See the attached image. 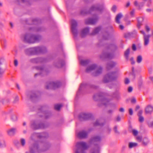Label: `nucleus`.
Masks as SVG:
<instances>
[{
    "mask_svg": "<svg viewBox=\"0 0 153 153\" xmlns=\"http://www.w3.org/2000/svg\"><path fill=\"white\" fill-rule=\"evenodd\" d=\"M117 74L116 72H112L106 74L104 77L103 82L107 83L116 79L117 77Z\"/></svg>",
    "mask_w": 153,
    "mask_h": 153,
    "instance_id": "f257e3e1",
    "label": "nucleus"
},
{
    "mask_svg": "<svg viewBox=\"0 0 153 153\" xmlns=\"http://www.w3.org/2000/svg\"><path fill=\"white\" fill-rule=\"evenodd\" d=\"M76 146L77 149L75 153H85L84 150L88 148V146L85 143L79 142L77 143Z\"/></svg>",
    "mask_w": 153,
    "mask_h": 153,
    "instance_id": "f03ea898",
    "label": "nucleus"
},
{
    "mask_svg": "<svg viewBox=\"0 0 153 153\" xmlns=\"http://www.w3.org/2000/svg\"><path fill=\"white\" fill-rule=\"evenodd\" d=\"M40 39V37L34 35L30 36L27 35L25 37V40L29 43H33L38 42Z\"/></svg>",
    "mask_w": 153,
    "mask_h": 153,
    "instance_id": "7ed1b4c3",
    "label": "nucleus"
},
{
    "mask_svg": "<svg viewBox=\"0 0 153 153\" xmlns=\"http://www.w3.org/2000/svg\"><path fill=\"white\" fill-rule=\"evenodd\" d=\"M77 26V23L76 21L74 20H72L71 21V31L73 34L75 36L77 34V30L76 29V27Z\"/></svg>",
    "mask_w": 153,
    "mask_h": 153,
    "instance_id": "20e7f679",
    "label": "nucleus"
},
{
    "mask_svg": "<svg viewBox=\"0 0 153 153\" xmlns=\"http://www.w3.org/2000/svg\"><path fill=\"white\" fill-rule=\"evenodd\" d=\"M60 85V83L59 82H52L49 83L46 86V88L47 89L52 88L54 89L58 88Z\"/></svg>",
    "mask_w": 153,
    "mask_h": 153,
    "instance_id": "39448f33",
    "label": "nucleus"
},
{
    "mask_svg": "<svg viewBox=\"0 0 153 153\" xmlns=\"http://www.w3.org/2000/svg\"><path fill=\"white\" fill-rule=\"evenodd\" d=\"M39 50V48H33L27 49L25 50L27 54H35L37 53V51Z\"/></svg>",
    "mask_w": 153,
    "mask_h": 153,
    "instance_id": "423d86ee",
    "label": "nucleus"
},
{
    "mask_svg": "<svg viewBox=\"0 0 153 153\" xmlns=\"http://www.w3.org/2000/svg\"><path fill=\"white\" fill-rule=\"evenodd\" d=\"M140 32L141 33L144 35V45L145 46H147L149 42V38L150 37V35H146L143 30H141Z\"/></svg>",
    "mask_w": 153,
    "mask_h": 153,
    "instance_id": "0eeeda50",
    "label": "nucleus"
},
{
    "mask_svg": "<svg viewBox=\"0 0 153 153\" xmlns=\"http://www.w3.org/2000/svg\"><path fill=\"white\" fill-rule=\"evenodd\" d=\"M16 131V129L13 128L8 129L7 131V133L9 136H12L15 134Z\"/></svg>",
    "mask_w": 153,
    "mask_h": 153,
    "instance_id": "6e6552de",
    "label": "nucleus"
},
{
    "mask_svg": "<svg viewBox=\"0 0 153 153\" xmlns=\"http://www.w3.org/2000/svg\"><path fill=\"white\" fill-rule=\"evenodd\" d=\"M153 111V107L150 105H148L145 109V112L146 114H150Z\"/></svg>",
    "mask_w": 153,
    "mask_h": 153,
    "instance_id": "1a4fd4ad",
    "label": "nucleus"
},
{
    "mask_svg": "<svg viewBox=\"0 0 153 153\" xmlns=\"http://www.w3.org/2000/svg\"><path fill=\"white\" fill-rule=\"evenodd\" d=\"M100 148L98 146L95 145L91 150V153H99Z\"/></svg>",
    "mask_w": 153,
    "mask_h": 153,
    "instance_id": "9d476101",
    "label": "nucleus"
},
{
    "mask_svg": "<svg viewBox=\"0 0 153 153\" xmlns=\"http://www.w3.org/2000/svg\"><path fill=\"white\" fill-rule=\"evenodd\" d=\"M100 140V138L99 137H94L91 139L90 141V143L95 144L96 143L99 142Z\"/></svg>",
    "mask_w": 153,
    "mask_h": 153,
    "instance_id": "9b49d317",
    "label": "nucleus"
},
{
    "mask_svg": "<svg viewBox=\"0 0 153 153\" xmlns=\"http://www.w3.org/2000/svg\"><path fill=\"white\" fill-rule=\"evenodd\" d=\"M87 136V133L85 131H82L79 132L77 135L78 137L80 138H84Z\"/></svg>",
    "mask_w": 153,
    "mask_h": 153,
    "instance_id": "f8f14e48",
    "label": "nucleus"
},
{
    "mask_svg": "<svg viewBox=\"0 0 153 153\" xmlns=\"http://www.w3.org/2000/svg\"><path fill=\"white\" fill-rule=\"evenodd\" d=\"M4 59H0V77H1L4 73L3 69V63Z\"/></svg>",
    "mask_w": 153,
    "mask_h": 153,
    "instance_id": "ddd939ff",
    "label": "nucleus"
},
{
    "mask_svg": "<svg viewBox=\"0 0 153 153\" xmlns=\"http://www.w3.org/2000/svg\"><path fill=\"white\" fill-rule=\"evenodd\" d=\"M97 68V66L96 65H92L89 67H88L86 70V71L87 72H89Z\"/></svg>",
    "mask_w": 153,
    "mask_h": 153,
    "instance_id": "4468645a",
    "label": "nucleus"
},
{
    "mask_svg": "<svg viewBox=\"0 0 153 153\" xmlns=\"http://www.w3.org/2000/svg\"><path fill=\"white\" fill-rule=\"evenodd\" d=\"M123 16L121 13L118 14L116 17V22L117 23L119 24L120 23V19L123 17Z\"/></svg>",
    "mask_w": 153,
    "mask_h": 153,
    "instance_id": "2eb2a0df",
    "label": "nucleus"
},
{
    "mask_svg": "<svg viewBox=\"0 0 153 153\" xmlns=\"http://www.w3.org/2000/svg\"><path fill=\"white\" fill-rule=\"evenodd\" d=\"M102 72V68L100 67H99L97 68V70L95 73L94 74V76H97L99 75Z\"/></svg>",
    "mask_w": 153,
    "mask_h": 153,
    "instance_id": "dca6fc26",
    "label": "nucleus"
},
{
    "mask_svg": "<svg viewBox=\"0 0 153 153\" xmlns=\"http://www.w3.org/2000/svg\"><path fill=\"white\" fill-rule=\"evenodd\" d=\"M138 24L137 26L138 28H140V26L142 25V23L143 21V18L140 17L137 19Z\"/></svg>",
    "mask_w": 153,
    "mask_h": 153,
    "instance_id": "f3484780",
    "label": "nucleus"
},
{
    "mask_svg": "<svg viewBox=\"0 0 153 153\" xmlns=\"http://www.w3.org/2000/svg\"><path fill=\"white\" fill-rule=\"evenodd\" d=\"M89 31V29L88 28H86L84 29L82 32L81 33V36L82 37H84L85 34L88 33Z\"/></svg>",
    "mask_w": 153,
    "mask_h": 153,
    "instance_id": "a211bd4d",
    "label": "nucleus"
},
{
    "mask_svg": "<svg viewBox=\"0 0 153 153\" xmlns=\"http://www.w3.org/2000/svg\"><path fill=\"white\" fill-rule=\"evenodd\" d=\"M137 146V144L136 143L130 142L128 144V146L130 149L136 147Z\"/></svg>",
    "mask_w": 153,
    "mask_h": 153,
    "instance_id": "6ab92c4d",
    "label": "nucleus"
},
{
    "mask_svg": "<svg viewBox=\"0 0 153 153\" xmlns=\"http://www.w3.org/2000/svg\"><path fill=\"white\" fill-rule=\"evenodd\" d=\"M149 143V140L147 138H145L142 141V144L144 146H146Z\"/></svg>",
    "mask_w": 153,
    "mask_h": 153,
    "instance_id": "aec40b11",
    "label": "nucleus"
},
{
    "mask_svg": "<svg viewBox=\"0 0 153 153\" xmlns=\"http://www.w3.org/2000/svg\"><path fill=\"white\" fill-rule=\"evenodd\" d=\"M130 53V49L128 48L125 52V55L126 59L128 60V55Z\"/></svg>",
    "mask_w": 153,
    "mask_h": 153,
    "instance_id": "412c9836",
    "label": "nucleus"
},
{
    "mask_svg": "<svg viewBox=\"0 0 153 153\" xmlns=\"http://www.w3.org/2000/svg\"><path fill=\"white\" fill-rule=\"evenodd\" d=\"M103 57L105 58H110L111 57V55L109 53H106L103 54L102 55L100 56V57L101 58H102Z\"/></svg>",
    "mask_w": 153,
    "mask_h": 153,
    "instance_id": "4be33fe9",
    "label": "nucleus"
},
{
    "mask_svg": "<svg viewBox=\"0 0 153 153\" xmlns=\"http://www.w3.org/2000/svg\"><path fill=\"white\" fill-rule=\"evenodd\" d=\"M62 104H57L55 105L54 108L55 109L57 110H59L60 108L62 106Z\"/></svg>",
    "mask_w": 153,
    "mask_h": 153,
    "instance_id": "5701e85b",
    "label": "nucleus"
},
{
    "mask_svg": "<svg viewBox=\"0 0 153 153\" xmlns=\"http://www.w3.org/2000/svg\"><path fill=\"white\" fill-rule=\"evenodd\" d=\"M142 60V56L141 55L137 56V62L138 63H140Z\"/></svg>",
    "mask_w": 153,
    "mask_h": 153,
    "instance_id": "b1692460",
    "label": "nucleus"
},
{
    "mask_svg": "<svg viewBox=\"0 0 153 153\" xmlns=\"http://www.w3.org/2000/svg\"><path fill=\"white\" fill-rule=\"evenodd\" d=\"M116 64L114 62H111V63L108 65L107 68L108 69L113 67Z\"/></svg>",
    "mask_w": 153,
    "mask_h": 153,
    "instance_id": "393cba45",
    "label": "nucleus"
},
{
    "mask_svg": "<svg viewBox=\"0 0 153 153\" xmlns=\"http://www.w3.org/2000/svg\"><path fill=\"white\" fill-rule=\"evenodd\" d=\"M5 146V143L4 140L0 141V147L1 148L4 147Z\"/></svg>",
    "mask_w": 153,
    "mask_h": 153,
    "instance_id": "a878e982",
    "label": "nucleus"
},
{
    "mask_svg": "<svg viewBox=\"0 0 153 153\" xmlns=\"http://www.w3.org/2000/svg\"><path fill=\"white\" fill-rule=\"evenodd\" d=\"M100 27H97L93 31V33H92L93 35H95L100 30Z\"/></svg>",
    "mask_w": 153,
    "mask_h": 153,
    "instance_id": "bb28decb",
    "label": "nucleus"
},
{
    "mask_svg": "<svg viewBox=\"0 0 153 153\" xmlns=\"http://www.w3.org/2000/svg\"><path fill=\"white\" fill-rule=\"evenodd\" d=\"M142 4V3H138L137 1H135L134 2V5L136 6L139 7V8H140L141 6L140 4Z\"/></svg>",
    "mask_w": 153,
    "mask_h": 153,
    "instance_id": "cd10ccee",
    "label": "nucleus"
},
{
    "mask_svg": "<svg viewBox=\"0 0 153 153\" xmlns=\"http://www.w3.org/2000/svg\"><path fill=\"white\" fill-rule=\"evenodd\" d=\"M80 63L82 65H84L87 64L88 62L86 60H81L80 61Z\"/></svg>",
    "mask_w": 153,
    "mask_h": 153,
    "instance_id": "c85d7f7f",
    "label": "nucleus"
},
{
    "mask_svg": "<svg viewBox=\"0 0 153 153\" xmlns=\"http://www.w3.org/2000/svg\"><path fill=\"white\" fill-rule=\"evenodd\" d=\"M132 133L134 136H137L138 134V132L137 130L133 129L132 130Z\"/></svg>",
    "mask_w": 153,
    "mask_h": 153,
    "instance_id": "c756f323",
    "label": "nucleus"
},
{
    "mask_svg": "<svg viewBox=\"0 0 153 153\" xmlns=\"http://www.w3.org/2000/svg\"><path fill=\"white\" fill-rule=\"evenodd\" d=\"M137 140L139 142H141L142 140V137L140 136H138L136 137Z\"/></svg>",
    "mask_w": 153,
    "mask_h": 153,
    "instance_id": "7c9ffc66",
    "label": "nucleus"
},
{
    "mask_svg": "<svg viewBox=\"0 0 153 153\" xmlns=\"http://www.w3.org/2000/svg\"><path fill=\"white\" fill-rule=\"evenodd\" d=\"M94 125L95 126H97L98 125H102V124L99 123V120H97L94 123Z\"/></svg>",
    "mask_w": 153,
    "mask_h": 153,
    "instance_id": "2f4dec72",
    "label": "nucleus"
},
{
    "mask_svg": "<svg viewBox=\"0 0 153 153\" xmlns=\"http://www.w3.org/2000/svg\"><path fill=\"white\" fill-rule=\"evenodd\" d=\"M11 119L13 121H15L17 120V118L16 116L13 115L11 117Z\"/></svg>",
    "mask_w": 153,
    "mask_h": 153,
    "instance_id": "473e14b6",
    "label": "nucleus"
},
{
    "mask_svg": "<svg viewBox=\"0 0 153 153\" xmlns=\"http://www.w3.org/2000/svg\"><path fill=\"white\" fill-rule=\"evenodd\" d=\"M139 120L140 122H143L144 120L143 117L142 116L139 117Z\"/></svg>",
    "mask_w": 153,
    "mask_h": 153,
    "instance_id": "72a5a7b5",
    "label": "nucleus"
},
{
    "mask_svg": "<svg viewBox=\"0 0 153 153\" xmlns=\"http://www.w3.org/2000/svg\"><path fill=\"white\" fill-rule=\"evenodd\" d=\"M97 20L96 19H91L90 21V23L91 24H94L96 22Z\"/></svg>",
    "mask_w": 153,
    "mask_h": 153,
    "instance_id": "f704fd0d",
    "label": "nucleus"
},
{
    "mask_svg": "<svg viewBox=\"0 0 153 153\" xmlns=\"http://www.w3.org/2000/svg\"><path fill=\"white\" fill-rule=\"evenodd\" d=\"M21 143L22 145L23 146H24L25 144V140L23 138H22L21 139Z\"/></svg>",
    "mask_w": 153,
    "mask_h": 153,
    "instance_id": "c9c22d12",
    "label": "nucleus"
},
{
    "mask_svg": "<svg viewBox=\"0 0 153 153\" xmlns=\"http://www.w3.org/2000/svg\"><path fill=\"white\" fill-rule=\"evenodd\" d=\"M142 113H143V111L142 110H141L139 111L138 114H137L138 116L139 117L142 116Z\"/></svg>",
    "mask_w": 153,
    "mask_h": 153,
    "instance_id": "e433bc0d",
    "label": "nucleus"
},
{
    "mask_svg": "<svg viewBox=\"0 0 153 153\" xmlns=\"http://www.w3.org/2000/svg\"><path fill=\"white\" fill-rule=\"evenodd\" d=\"M129 112L130 115H131L133 114V111L132 108H130L129 109Z\"/></svg>",
    "mask_w": 153,
    "mask_h": 153,
    "instance_id": "4c0bfd02",
    "label": "nucleus"
},
{
    "mask_svg": "<svg viewBox=\"0 0 153 153\" xmlns=\"http://www.w3.org/2000/svg\"><path fill=\"white\" fill-rule=\"evenodd\" d=\"M129 82V79L127 78H126L125 79V84H128Z\"/></svg>",
    "mask_w": 153,
    "mask_h": 153,
    "instance_id": "58836bf2",
    "label": "nucleus"
},
{
    "mask_svg": "<svg viewBox=\"0 0 153 153\" xmlns=\"http://www.w3.org/2000/svg\"><path fill=\"white\" fill-rule=\"evenodd\" d=\"M14 64L15 66L16 67L18 65V61L17 59H15L14 61Z\"/></svg>",
    "mask_w": 153,
    "mask_h": 153,
    "instance_id": "ea45409f",
    "label": "nucleus"
},
{
    "mask_svg": "<svg viewBox=\"0 0 153 153\" xmlns=\"http://www.w3.org/2000/svg\"><path fill=\"white\" fill-rule=\"evenodd\" d=\"M133 88L132 87L129 86L128 88V91L129 92H131L132 91Z\"/></svg>",
    "mask_w": 153,
    "mask_h": 153,
    "instance_id": "a19ab883",
    "label": "nucleus"
},
{
    "mask_svg": "<svg viewBox=\"0 0 153 153\" xmlns=\"http://www.w3.org/2000/svg\"><path fill=\"white\" fill-rule=\"evenodd\" d=\"M132 49L133 50L135 51L136 50V45L135 44H133L132 46Z\"/></svg>",
    "mask_w": 153,
    "mask_h": 153,
    "instance_id": "79ce46f5",
    "label": "nucleus"
},
{
    "mask_svg": "<svg viewBox=\"0 0 153 153\" xmlns=\"http://www.w3.org/2000/svg\"><path fill=\"white\" fill-rule=\"evenodd\" d=\"M114 131H115V133H117V134L119 133V132L117 130V127L115 126L114 127Z\"/></svg>",
    "mask_w": 153,
    "mask_h": 153,
    "instance_id": "37998d69",
    "label": "nucleus"
},
{
    "mask_svg": "<svg viewBox=\"0 0 153 153\" xmlns=\"http://www.w3.org/2000/svg\"><path fill=\"white\" fill-rule=\"evenodd\" d=\"M131 33H128L125 35V37L126 38L129 37V36H131Z\"/></svg>",
    "mask_w": 153,
    "mask_h": 153,
    "instance_id": "c03bdc74",
    "label": "nucleus"
},
{
    "mask_svg": "<svg viewBox=\"0 0 153 153\" xmlns=\"http://www.w3.org/2000/svg\"><path fill=\"white\" fill-rule=\"evenodd\" d=\"M97 9L98 8L94 6H92L91 8V10H92Z\"/></svg>",
    "mask_w": 153,
    "mask_h": 153,
    "instance_id": "a18cd8bd",
    "label": "nucleus"
},
{
    "mask_svg": "<svg viewBox=\"0 0 153 153\" xmlns=\"http://www.w3.org/2000/svg\"><path fill=\"white\" fill-rule=\"evenodd\" d=\"M130 60L131 61V64H134L135 63V62L134 60V59L133 57L131 58Z\"/></svg>",
    "mask_w": 153,
    "mask_h": 153,
    "instance_id": "49530a36",
    "label": "nucleus"
},
{
    "mask_svg": "<svg viewBox=\"0 0 153 153\" xmlns=\"http://www.w3.org/2000/svg\"><path fill=\"white\" fill-rule=\"evenodd\" d=\"M116 6H114L112 7V10L114 12H115L116 10Z\"/></svg>",
    "mask_w": 153,
    "mask_h": 153,
    "instance_id": "de8ad7c7",
    "label": "nucleus"
},
{
    "mask_svg": "<svg viewBox=\"0 0 153 153\" xmlns=\"http://www.w3.org/2000/svg\"><path fill=\"white\" fill-rule=\"evenodd\" d=\"M18 100H19V98L18 97H16L15 98V99L13 101V102L15 103H16L18 101Z\"/></svg>",
    "mask_w": 153,
    "mask_h": 153,
    "instance_id": "09e8293b",
    "label": "nucleus"
},
{
    "mask_svg": "<svg viewBox=\"0 0 153 153\" xmlns=\"http://www.w3.org/2000/svg\"><path fill=\"white\" fill-rule=\"evenodd\" d=\"M146 29L147 31V32H148L149 31L150 29L149 26H146Z\"/></svg>",
    "mask_w": 153,
    "mask_h": 153,
    "instance_id": "8fccbe9b",
    "label": "nucleus"
},
{
    "mask_svg": "<svg viewBox=\"0 0 153 153\" xmlns=\"http://www.w3.org/2000/svg\"><path fill=\"white\" fill-rule=\"evenodd\" d=\"M134 10H133L130 12V14L131 16H133L134 15Z\"/></svg>",
    "mask_w": 153,
    "mask_h": 153,
    "instance_id": "3c124183",
    "label": "nucleus"
},
{
    "mask_svg": "<svg viewBox=\"0 0 153 153\" xmlns=\"http://www.w3.org/2000/svg\"><path fill=\"white\" fill-rule=\"evenodd\" d=\"M149 126L150 127H152L153 126V122H152L149 124Z\"/></svg>",
    "mask_w": 153,
    "mask_h": 153,
    "instance_id": "603ef678",
    "label": "nucleus"
},
{
    "mask_svg": "<svg viewBox=\"0 0 153 153\" xmlns=\"http://www.w3.org/2000/svg\"><path fill=\"white\" fill-rule=\"evenodd\" d=\"M119 111L121 112H124V109L123 108H121L119 109Z\"/></svg>",
    "mask_w": 153,
    "mask_h": 153,
    "instance_id": "864d4df0",
    "label": "nucleus"
},
{
    "mask_svg": "<svg viewBox=\"0 0 153 153\" xmlns=\"http://www.w3.org/2000/svg\"><path fill=\"white\" fill-rule=\"evenodd\" d=\"M140 108V107L139 105H137L136 106V108H135V111H137L138 109H139Z\"/></svg>",
    "mask_w": 153,
    "mask_h": 153,
    "instance_id": "5fc2aeb1",
    "label": "nucleus"
},
{
    "mask_svg": "<svg viewBox=\"0 0 153 153\" xmlns=\"http://www.w3.org/2000/svg\"><path fill=\"white\" fill-rule=\"evenodd\" d=\"M131 102L133 103H135L136 102V100L134 98L132 100Z\"/></svg>",
    "mask_w": 153,
    "mask_h": 153,
    "instance_id": "6e6d98bb",
    "label": "nucleus"
},
{
    "mask_svg": "<svg viewBox=\"0 0 153 153\" xmlns=\"http://www.w3.org/2000/svg\"><path fill=\"white\" fill-rule=\"evenodd\" d=\"M116 120L117 121H119L120 120V118L119 116H118L116 119Z\"/></svg>",
    "mask_w": 153,
    "mask_h": 153,
    "instance_id": "4d7b16f0",
    "label": "nucleus"
},
{
    "mask_svg": "<svg viewBox=\"0 0 153 153\" xmlns=\"http://www.w3.org/2000/svg\"><path fill=\"white\" fill-rule=\"evenodd\" d=\"M32 127L34 129H37L39 128V127H36V128H35L34 127V125H32Z\"/></svg>",
    "mask_w": 153,
    "mask_h": 153,
    "instance_id": "13d9d810",
    "label": "nucleus"
},
{
    "mask_svg": "<svg viewBox=\"0 0 153 153\" xmlns=\"http://www.w3.org/2000/svg\"><path fill=\"white\" fill-rule=\"evenodd\" d=\"M130 3L129 2H128L126 4V7H128L130 5Z\"/></svg>",
    "mask_w": 153,
    "mask_h": 153,
    "instance_id": "bf43d9fd",
    "label": "nucleus"
},
{
    "mask_svg": "<svg viewBox=\"0 0 153 153\" xmlns=\"http://www.w3.org/2000/svg\"><path fill=\"white\" fill-rule=\"evenodd\" d=\"M120 28L122 30L124 28L123 26L122 25H120Z\"/></svg>",
    "mask_w": 153,
    "mask_h": 153,
    "instance_id": "052dcab7",
    "label": "nucleus"
},
{
    "mask_svg": "<svg viewBox=\"0 0 153 153\" xmlns=\"http://www.w3.org/2000/svg\"><path fill=\"white\" fill-rule=\"evenodd\" d=\"M146 10L147 12H149L151 11V10L150 9H147Z\"/></svg>",
    "mask_w": 153,
    "mask_h": 153,
    "instance_id": "680f3d73",
    "label": "nucleus"
},
{
    "mask_svg": "<svg viewBox=\"0 0 153 153\" xmlns=\"http://www.w3.org/2000/svg\"><path fill=\"white\" fill-rule=\"evenodd\" d=\"M140 3H142V4H140V5H141L140 7H140H142L143 6L144 4L143 3V2H140Z\"/></svg>",
    "mask_w": 153,
    "mask_h": 153,
    "instance_id": "e2e57ef3",
    "label": "nucleus"
},
{
    "mask_svg": "<svg viewBox=\"0 0 153 153\" xmlns=\"http://www.w3.org/2000/svg\"><path fill=\"white\" fill-rule=\"evenodd\" d=\"M10 26H11V27H13V24H12V23L10 22Z\"/></svg>",
    "mask_w": 153,
    "mask_h": 153,
    "instance_id": "0e129e2a",
    "label": "nucleus"
},
{
    "mask_svg": "<svg viewBox=\"0 0 153 153\" xmlns=\"http://www.w3.org/2000/svg\"><path fill=\"white\" fill-rule=\"evenodd\" d=\"M17 87L19 89H20V88H19V86L17 84Z\"/></svg>",
    "mask_w": 153,
    "mask_h": 153,
    "instance_id": "69168bd1",
    "label": "nucleus"
},
{
    "mask_svg": "<svg viewBox=\"0 0 153 153\" xmlns=\"http://www.w3.org/2000/svg\"><path fill=\"white\" fill-rule=\"evenodd\" d=\"M26 125V123L25 122H24L23 123V125L25 126Z\"/></svg>",
    "mask_w": 153,
    "mask_h": 153,
    "instance_id": "338daca9",
    "label": "nucleus"
},
{
    "mask_svg": "<svg viewBox=\"0 0 153 153\" xmlns=\"http://www.w3.org/2000/svg\"><path fill=\"white\" fill-rule=\"evenodd\" d=\"M134 67H132V71L133 72H134Z\"/></svg>",
    "mask_w": 153,
    "mask_h": 153,
    "instance_id": "774afa93",
    "label": "nucleus"
}]
</instances>
